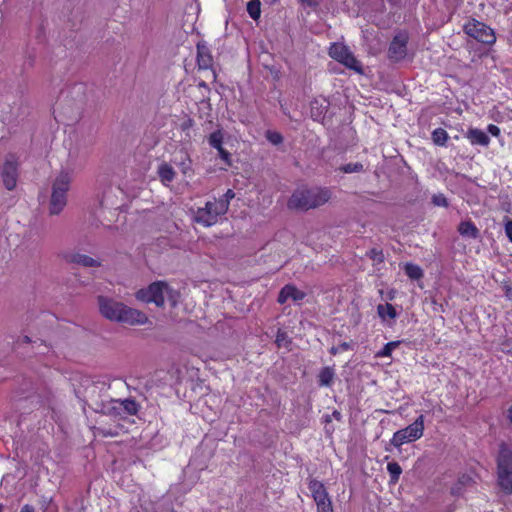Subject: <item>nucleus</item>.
<instances>
[{"mask_svg":"<svg viewBox=\"0 0 512 512\" xmlns=\"http://www.w3.org/2000/svg\"><path fill=\"white\" fill-rule=\"evenodd\" d=\"M406 45L407 38L404 35L395 36L389 46V58L396 62L403 60L407 55Z\"/></svg>","mask_w":512,"mask_h":512,"instance_id":"nucleus-12","label":"nucleus"},{"mask_svg":"<svg viewBox=\"0 0 512 512\" xmlns=\"http://www.w3.org/2000/svg\"><path fill=\"white\" fill-rule=\"evenodd\" d=\"M63 259L67 263L77 264L84 267H98L100 266V261L94 259L88 255L80 254L76 252H65L63 253Z\"/></svg>","mask_w":512,"mask_h":512,"instance_id":"nucleus-13","label":"nucleus"},{"mask_svg":"<svg viewBox=\"0 0 512 512\" xmlns=\"http://www.w3.org/2000/svg\"><path fill=\"white\" fill-rule=\"evenodd\" d=\"M276 343L279 347H281V346L287 347L289 344L287 334L285 332L279 330L276 335Z\"/></svg>","mask_w":512,"mask_h":512,"instance_id":"nucleus-31","label":"nucleus"},{"mask_svg":"<svg viewBox=\"0 0 512 512\" xmlns=\"http://www.w3.org/2000/svg\"><path fill=\"white\" fill-rule=\"evenodd\" d=\"M1 179L7 190L15 189L18 179V161L12 154L7 155L1 169Z\"/></svg>","mask_w":512,"mask_h":512,"instance_id":"nucleus-10","label":"nucleus"},{"mask_svg":"<svg viewBox=\"0 0 512 512\" xmlns=\"http://www.w3.org/2000/svg\"><path fill=\"white\" fill-rule=\"evenodd\" d=\"M467 138L472 145H481L486 147L490 143L488 135L484 131L477 128L468 130Z\"/></svg>","mask_w":512,"mask_h":512,"instance_id":"nucleus-18","label":"nucleus"},{"mask_svg":"<svg viewBox=\"0 0 512 512\" xmlns=\"http://www.w3.org/2000/svg\"><path fill=\"white\" fill-rule=\"evenodd\" d=\"M334 416H335L337 419H339V417H340V413H339V412H337V411H335V412H334Z\"/></svg>","mask_w":512,"mask_h":512,"instance_id":"nucleus-46","label":"nucleus"},{"mask_svg":"<svg viewBox=\"0 0 512 512\" xmlns=\"http://www.w3.org/2000/svg\"><path fill=\"white\" fill-rule=\"evenodd\" d=\"M488 132L493 136H499L500 135V129L498 126L494 124L488 125Z\"/></svg>","mask_w":512,"mask_h":512,"instance_id":"nucleus-37","label":"nucleus"},{"mask_svg":"<svg viewBox=\"0 0 512 512\" xmlns=\"http://www.w3.org/2000/svg\"><path fill=\"white\" fill-rule=\"evenodd\" d=\"M505 233L509 241L512 243V220H508L505 223Z\"/></svg>","mask_w":512,"mask_h":512,"instance_id":"nucleus-36","label":"nucleus"},{"mask_svg":"<svg viewBox=\"0 0 512 512\" xmlns=\"http://www.w3.org/2000/svg\"><path fill=\"white\" fill-rule=\"evenodd\" d=\"M340 351H345L350 349V345L347 342H343L339 345Z\"/></svg>","mask_w":512,"mask_h":512,"instance_id":"nucleus-42","label":"nucleus"},{"mask_svg":"<svg viewBox=\"0 0 512 512\" xmlns=\"http://www.w3.org/2000/svg\"><path fill=\"white\" fill-rule=\"evenodd\" d=\"M226 213V203L217 202L216 198H214L212 201H207L203 207L197 208L194 212L193 220L203 227H211Z\"/></svg>","mask_w":512,"mask_h":512,"instance_id":"nucleus-6","label":"nucleus"},{"mask_svg":"<svg viewBox=\"0 0 512 512\" xmlns=\"http://www.w3.org/2000/svg\"><path fill=\"white\" fill-rule=\"evenodd\" d=\"M377 314L382 322L392 324L398 316L395 307L390 303L379 304Z\"/></svg>","mask_w":512,"mask_h":512,"instance_id":"nucleus-15","label":"nucleus"},{"mask_svg":"<svg viewBox=\"0 0 512 512\" xmlns=\"http://www.w3.org/2000/svg\"><path fill=\"white\" fill-rule=\"evenodd\" d=\"M234 197H235V193H234V191H233V190H231V189H228V190L226 191V193H225L222 197H220V198L216 199V201H217V202H224V203H226L227 210H228V209H229V205H230V201H231Z\"/></svg>","mask_w":512,"mask_h":512,"instance_id":"nucleus-32","label":"nucleus"},{"mask_svg":"<svg viewBox=\"0 0 512 512\" xmlns=\"http://www.w3.org/2000/svg\"><path fill=\"white\" fill-rule=\"evenodd\" d=\"M118 411L121 412V419L128 416L136 415L138 412V404L132 399L116 400Z\"/></svg>","mask_w":512,"mask_h":512,"instance_id":"nucleus-16","label":"nucleus"},{"mask_svg":"<svg viewBox=\"0 0 512 512\" xmlns=\"http://www.w3.org/2000/svg\"><path fill=\"white\" fill-rule=\"evenodd\" d=\"M178 291L169 287L165 282L159 281L150 284L146 289H140L136 292V298L146 303H154L161 307L167 300L172 306H175L179 300Z\"/></svg>","mask_w":512,"mask_h":512,"instance_id":"nucleus-4","label":"nucleus"},{"mask_svg":"<svg viewBox=\"0 0 512 512\" xmlns=\"http://www.w3.org/2000/svg\"><path fill=\"white\" fill-rule=\"evenodd\" d=\"M432 140L436 145L443 146L448 140V133L442 128H437L432 132Z\"/></svg>","mask_w":512,"mask_h":512,"instance_id":"nucleus-25","label":"nucleus"},{"mask_svg":"<svg viewBox=\"0 0 512 512\" xmlns=\"http://www.w3.org/2000/svg\"><path fill=\"white\" fill-rule=\"evenodd\" d=\"M319 385L328 387L331 385L334 378V370L331 367L323 368L319 373Z\"/></svg>","mask_w":512,"mask_h":512,"instance_id":"nucleus-21","label":"nucleus"},{"mask_svg":"<svg viewBox=\"0 0 512 512\" xmlns=\"http://www.w3.org/2000/svg\"><path fill=\"white\" fill-rule=\"evenodd\" d=\"M106 412L114 417L121 418V412L118 411V406L116 405V400H112L106 407Z\"/></svg>","mask_w":512,"mask_h":512,"instance_id":"nucleus-30","label":"nucleus"},{"mask_svg":"<svg viewBox=\"0 0 512 512\" xmlns=\"http://www.w3.org/2000/svg\"><path fill=\"white\" fill-rule=\"evenodd\" d=\"M74 179L72 170L62 168L51 183V196L49 201V213L59 215L67 205L68 192Z\"/></svg>","mask_w":512,"mask_h":512,"instance_id":"nucleus-3","label":"nucleus"},{"mask_svg":"<svg viewBox=\"0 0 512 512\" xmlns=\"http://www.w3.org/2000/svg\"><path fill=\"white\" fill-rule=\"evenodd\" d=\"M339 352H341V351H340L339 346H338V347H332V348L330 349V353H331L332 355H336V354H337V353H339Z\"/></svg>","mask_w":512,"mask_h":512,"instance_id":"nucleus-43","label":"nucleus"},{"mask_svg":"<svg viewBox=\"0 0 512 512\" xmlns=\"http://www.w3.org/2000/svg\"><path fill=\"white\" fill-rule=\"evenodd\" d=\"M20 512H35V511L32 506L26 504L21 508Z\"/></svg>","mask_w":512,"mask_h":512,"instance_id":"nucleus-40","label":"nucleus"},{"mask_svg":"<svg viewBox=\"0 0 512 512\" xmlns=\"http://www.w3.org/2000/svg\"><path fill=\"white\" fill-rule=\"evenodd\" d=\"M309 490L317 506V512H333L332 502L325 486L317 480H311Z\"/></svg>","mask_w":512,"mask_h":512,"instance_id":"nucleus-11","label":"nucleus"},{"mask_svg":"<svg viewBox=\"0 0 512 512\" xmlns=\"http://www.w3.org/2000/svg\"><path fill=\"white\" fill-rule=\"evenodd\" d=\"M332 196L327 187L300 188L293 192L288 200L290 209L308 211L326 204Z\"/></svg>","mask_w":512,"mask_h":512,"instance_id":"nucleus-2","label":"nucleus"},{"mask_svg":"<svg viewBox=\"0 0 512 512\" xmlns=\"http://www.w3.org/2000/svg\"><path fill=\"white\" fill-rule=\"evenodd\" d=\"M506 297L510 300H512V286H507L506 287Z\"/></svg>","mask_w":512,"mask_h":512,"instance_id":"nucleus-41","label":"nucleus"},{"mask_svg":"<svg viewBox=\"0 0 512 512\" xmlns=\"http://www.w3.org/2000/svg\"><path fill=\"white\" fill-rule=\"evenodd\" d=\"M339 170L346 174L359 173L364 171V165L361 162L348 163L339 167Z\"/></svg>","mask_w":512,"mask_h":512,"instance_id":"nucleus-26","label":"nucleus"},{"mask_svg":"<svg viewBox=\"0 0 512 512\" xmlns=\"http://www.w3.org/2000/svg\"><path fill=\"white\" fill-rule=\"evenodd\" d=\"M405 273L410 279L413 280H418L423 277L422 269L413 263H407L405 265Z\"/></svg>","mask_w":512,"mask_h":512,"instance_id":"nucleus-22","label":"nucleus"},{"mask_svg":"<svg viewBox=\"0 0 512 512\" xmlns=\"http://www.w3.org/2000/svg\"><path fill=\"white\" fill-rule=\"evenodd\" d=\"M260 7H261V3L259 0H250L247 3V12L252 19L257 20L260 17V14H261Z\"/></svg>","mask_w":512,"mask_h":512,"instance_id":"nucleus-24","label":"nucleus"},{"mask_svg":"<svg viewBox=\"0 0 512 512\" xmlns=\"http://www.w3.org/2000/svg\"><path fill=\"white\" fill-rule=\"evenodd\" d=\"M464 33L484 45H493L496 34L493 28L475 18H469L463 25Z\"/></svg>","mask_w":512,"mask_h":512,"instance_id":"nucleus-7","label":"nucleus"},{"mask_svg":"<svg viewBox=\"0 0 512 512\" xmlns=\"http://www.w3.org/2000/svg\"><path fill=\"white\" fill-rule=\"evenodd\" d=\"M497 484L503 493L512 494V450L502 444L497 456Z\"/></svg>","mask_w":512,"mask_h":512,"instance_id":"nucleus-5","label":"nucleus"},{"mask_svg":"<svg viewBox=\"0 0 512 512\" xmlns=\"http://www.w3.org/2000/svg\"><path fill=\"white\" fill-rule=\"evenodd\" d=\"M424 432V416L420 415L412 424L406 428L400 429L393 434L390 443L395 447H400L405 443H410L420 439Z\"/></svg>","mask_w":512,"mask_h":512,"instance_id":"nucleus-9","label":"nucleus"},{"mask_svg":"<svg viewBox=\"0 0 512 512\" xmlns=\"http://www.w3.org/2000/svg\"><path fill=\"white\" fill-rule=\"evenodd\" d=\"M223 139V132L219 129L210 134V136L208 137V143L211 147L215 149H220L221 147H223Z\"/></svg>","mask_w":512,"mask_h":512,"instance_id":"nucleus-23","label":"nucleus"},{"mask_svg":"<svg viewBox=\"0 0 512 512\" xmlns=\"http://www.w3.org/2000/svg\"><path fill=\"white\" fill-rule=\"evenodd\" d=\"M197 63L199 69L206 70L212 67L213 58L204 45L197 46Z\"/></svg>","mask_w":512,"mask_h":512,"instance_id":"nucleus-17","label":"nucleus"},{"mask_svg":"<svg viewBox=\"0 0 512 512\" xmlns=\"http://www.w3.org/2000/svg\"><path fill=\"white\" fill-rule=\"evenodd\" d=\"M98 306L100 314L113 322L132 326L144 325L148 322V317L145 313L106 296L98 297Z\"/></svg>","mask_w":512,"mask_h":512,"instance_id":"nucleus-1","label":"nucleus"},{"mask_svg":"<svg viewBox=\"0 0 512 512\" xmlns=\"http://www.w3.org/2000/svg\"><path fill=\"white\" fill-rule=\"evenodd\" d=\"M322 0H300V2L309 7H316L321 3Z\"/></svg>","mask_w":512,"mask_h":512,"instance_id":"nucleus-38","label":"nucleus"},{"mask_svg":"<svg viewBox=\"0 0 512 512\" xmlns=\"http://www.w3.org/2000/svg\"><path fill=\"white\" fill-rule=\"evenodd\" d=\"M387 470L391 476V480L397 482L402 473L400 465L397 462H390L387 464Z\"/></svg>","mask_w":512,"mask_h":512,"instance_id":"nucleus-28","label":"nucleus"},{"mask_svg":"<svg viewBox=\"0 0 512 512\" xmlns=\"http://www.w3.org/2000/svg\"><path fill=\"white\" fill-rule=\"evenodd\" d=\"M400 344V341H392V342H388L387 344L384 345V347L379 351L377 352L376 356L377 357H390L393 350L395 348H397Z\"/></svg>","mask_w":512,"mask_h":512,"instance_id":"nucleus-27","label":"nucleus"},{"mask_svg":"<svg viewBox=\"0 0 512 512\" xmlns=\"http://www.w3.org/2000/svg\"><path fill=\"white\" fill-rule=\"evenodd\" d=\"M218 150V154H219V157L225 161L227 164H230V153L225 150L223 147H221L220 149H217Z\"/></svg>","mask_w":512,"mask_h":512,"instance_id":"nucleus-35","label":"nucleus"},{"mask_svg":"<svg viewBox=\"0 0 512 512\" xmlns=\"http://www.w3.org/2000/svg\"><path fill=\"white\" fill-rule=\"evenodd\" d=\"M458 232L465 238L477 239L479 237V229L471 220L462 221L458 226Z\"/></svg>","mask_w":512,"mask_h":512,"instance_id":"nucleus-19","label":"nucleus"},{"mask_svg":"<svg viewBox=\"0 0 512 512\" xmlns=\"http://www.w3.org/2000/svg\"><path fill=\"white\" fill-rule=\"evenodd\" d=\"M329 56L346 68L355 71L358 74L363 73L361 63L355 58L348 46L343 43H332L328 50Z\"/></svg>","mask_w":512,"mask_h":512,"instance_id":"nucleus-8","label":"nucleus"},{"mask_svg":"<svg viewBox=\"0 0 512 512\" xmlns=\"http://www.w3.org/2000/svg\"><path fill=\"white\" fill-rule=\"evenodd\" d=\"M507 417H508L510 423L512 424V406L508 409Z\"/></svg>","mask_w":512,"mask_h":512,"instance_id":"nucleus-44","label":"nucleus"},{"mask_svg":"<svg viewBox=\"0 0 512 512\" xmlns=\"http://www.w3.org/2000/svg\"><path fill=\"white\" fill-rule=\"evenodd\" d=\"M432 202L435 206L447 207L448 201L443 194H437L432 197Z\"/></svg>","mask_w":512,"mask_h":512,"instance_id":"nucleus-33","label":"nucleus"},{"mask_svg":"<svg viewBox=\"0 0 512 512\" xmlns=\"http://www.w3.org/2000/svg\"><path fill=\"white\" fill-rule=\"evenodd\" d=\"M306 296V293L302 290H299L294 285L288 284L285 285L279 292L278 302L280 304H284L289 299H291L295 303H299Z\"/></svg>","mask_w":512,"mask_h":512,"instance_id":"nucleus-14","label":"nucleus"},{"mask_svg":"<svg viewBox=\"0 0 512 512\" xmlns=\"http://www.w3.org/2000/svg\"><path fill=\"white\" fill-rule=\"evenodd\" d=\"M265 136L266 139L273 145H280L283 142L282 135L277 131L268 130Z\"/></svg>","mask_w":512,"mask_h":512,"instance_id":"nucleus-29","label":"nucleus"},{"mask_svg":"<svg viewBox=\"0 0 512 512\" xmlns=\"http://www.w3.org/2000/svg\"><path fill=\"white\" fill-rule=\"evenodd\" d=\"M175 175L176 173L173 167L167 163H162L158 167V176L164 185L171 183L174 180Z\"/></svg>","mask_w":512,"mask_h":512,"instance_id":"nucleus-20","label":"nucleus"},{"mask_svg":"<svg viewBox=\"0 0 512 512\" xmlns=\"http://www.w3.org/2000/svg\"><path fill=\"white\" fill-rule=\"evenodd\" d=\"M368 255L371 259H373L374 261H377V262H383V260H384V255H383L382 251L377 250V249H371L368 252Z\"/></svg>","mask_w":512,"mask_h":512,"instance_id":"nucleus-34","label":"nucleus"},{"mask_svg":"<svg viewBox=\"0 0 512 512\" xmlns=\"http://www.w3.org/2000/svg\"><path fill=\"white\" fill-rule=\"evenodd\" d=\"M181 170L186 174L190 170V161L186 162L184 159L180 162Z\"/></svg>","mask_w":512,"mask_h":512,"instance_id":"nucleus-39","label":"nucleus"},{"mask_svg":"<svg viewBox=\"0 0 512 512\" xmlns=\"http://www.w3.org/2000/svg\"><path fill=\"white\" fill-rule=\"evenodd\" d=\"M395 298V292L392 290L388 293V299L393 300Z\"/></svg>","mask_w":512,"mask_h":512,"instance_id":"nucleus-45","label":"nucleus"}]
</instances>
